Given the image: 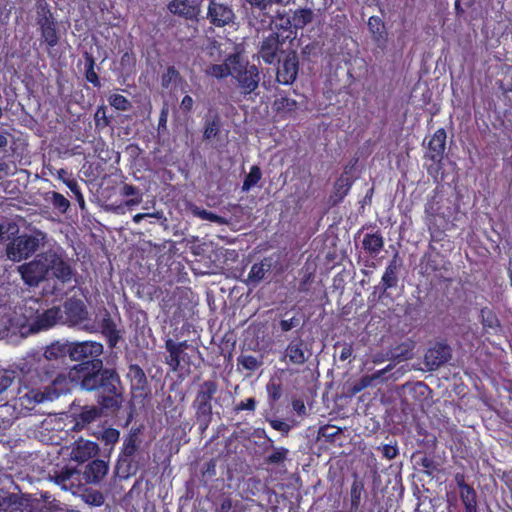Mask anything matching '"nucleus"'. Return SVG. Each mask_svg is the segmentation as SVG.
<instances>
[{
  "mask_svg": "<svg viewBox=\"0 0 512 512\" xmlns=\"http://www.w3.org/2000/svg\"><path fill=\"white\" fill-rule=\"evenodd\" d=\"M168 7L173 14L186 19H195L200 13V7L196 0H172Z\"/></svg>",
  "mask_w": 512,
  "mask_h": 512,
  "instance_id": "nucleus-27",
  "label": "nucleus"
},
{
  "mask_svg": "<svg viewBox=\"0 0 512 512\" xmlns=\"http://www.w3.org/2000/svg\"><path fill=\"white\" fill-rule=\"evenodd\" d=\"M18 379L19 378L12 370L0 372V395L4 392L10 393L11 390H9V388H11Z\"/></svg>",
  "mask_w": 512,
  "mask_h": 512,
  "instance_id": "nucleus-53",
  "label": "nucleus"
},
{
  "mask_svg": "<svg viewBox=\"0 0 512 512\" xmlns=\"http://www.w3.org/2000/svg\"><path fill=\"white\" fill-rule=\"evenodd\" d=\"M278 64L277 82L283 85H291L296 80L299 71V58L296 51L289 49Z\"/></svg>",
  "mask_w": 512,
  "mask_h": 512,
  "instance_id": "nucleus-16",
  "label": "nucleus"
},
{
  "mask_svg": "<svg viewBox=\"0 0 512 512\" xmlns=\"http://www.w3.org/2000/svg\"><path fill=\"white\" fill-rule=\"evenodd\" d=\"M262 435L266 439V442L269 443V446L273 449V452L265 457L264 462L268 465H279L284 463L288 457L289 450L285 447H274V441L266 435L264 429L261 430L258 437H261Z\"/></svg>",
  "mask_w": 512,
  "mask_h": 512,
  "instance_id": "nucleus-35",
  "label": "nucleus"
},
{
  "mask_svg": "<svg viewBox=\"0 0 512 512\" xmlns=\"http://www.w3.org/2000/svg\"><path fill=\"white\" fill-rule=\"evenodd\" d=\"M266 391L271 402H277L282 396V384L279 380L271 379L266 385Z\"/></svg>",
  "mask_w": 512,
  "mask_h": 512,
  "instance_id": "nucleus-58",
  "label": "nucleus"
},
{
  "mask_svg": "<svg viewBox=\"0 0 512 512\" xmlns=\"http://www.w3.org/2000/svg\"><path fill=\"white\" fill-rule=\"evenodd\" d=\"M109 103L112 107L120 111H127L131 107L130 101L121 94H112L109 97Z\"/></svg>",
  "mask_w": 512,
  "mask_h": 512,
  "instance_id": "nucleus-59",
  "label": "nucleus"
},
{
  "mask_svg": "<svg viewBox=\"0 0 512 512\" xmlns=\"http://www.w3.org/2000/svg\"><path fill=\"white\" fill-rule=\"evenodd\" d=\"M65 185L71 190V192L75 195L76 201L78 202V205L81 209L85 208V199L81 192V189L78 185V182L75 181H69L65 182Z\"/></svg>",
  "mask_w": 512,
  "mask_h": 512,
  "instance_id": "nucleus-62",
  "label": "nucleus"
},
{
  "mask_svg": "<svg viewBox=\"0 0 512 512\" xmlns=\"http://www.w3.org/2000/svg\"><path fill=\"white\" fill-rule=\"evenodd\" d=\"M257 405V400L254 397L247 398L246 400L240 401L236 404L234 411H255Z\"/></svg>",
  "mask_w": 512,
  "mask_h": 512,
  "instance_id": "nucleus-63",
  "label": "nucleus"
},
{
  "mask_svg": "<svg viewBox=\"0 0 512 512\" xmlns=\"http://www.w3.org/2000/svg\"><path fill=\"white\" fill-rule=\"evenodd\" d=\"M108 472V463L101 459L92 460L85 468L84 475L90 483H98Z\"/></svg>",
  "mask_w": 512,
  "mask_h": 512,
  "instance_id": "nucleus-33",
  "label": "nucleus"
},
{
  "mask_svg": "<svg viewBox=\"0 0 512 512\" xmlns=\"http://www.w3.org/2000/svg\"><path fill=\"white\" fill-rule=\"evenodd\" d=\"M98 451L99 447L96 442L80 438L75 441L71 456L73 460L79 463H84L95 457L98 454Z\"/></svg>",
  "mask_w": 512,
  "mask_h": 512,
  "instance_id": "nucleus-25",
  "label": "nucleus"
},
{
  "mask_svg": "<svg viewBox=\"0 0 512 512\" xmlns=\"http://www.w3.org/2000/svg\"><path fill=\"white\" fill-rule=\"evenodd\" d=\"M230 63L232 64L233 75L244 95H250L259 86V70L255 65H249L244 61L239 53L230 54Z\"/></svg>",
  "mask_w": 512,
  "mask_h": 512,
  "instance_id": "nucleus-7",
  "label": "nucleus"
},
{
  "mask_svg": "<svg viewBox=\"0 0 512 512\" xmlns=\"http://www.w3.org/2000/svg\"><path fill=\"white\" fill-rule=\"evenodd\" d=\"M382 452V456L388 460H392L397 457L399 451L397 444H384L382 447L378 448Z\"/></svg>",
  "mask_w": 512,
  "mask_h": 512,
  "instance_id": "nucleus-64",
  "label": "nucleus"
},
{
  "mask_svg": "<svg viewBox=\"0 0 512 512\" xmlns=\"http://www.w3.org/2000/svg\"><path fill=\"white\" fill-rule=\"evenodd\" d=\"M179 78V71L174 66H169L161 77V85L163 88H169L171 83L176 82Z\"/></svg>",
  "mask_w": 512,
  "mask_h": 512,
  "instance_id": "nucleus-60",
  "label": "nucleus"
},
{
  "mask_svg": "<svg viewBox=\"0 0 512 512\" xmlns=\"http://www.w3.org/2000/svg\"><path fill=\"white\" fill-rule=\"evenodd\" d=\"M443 200V195L436 188L433 191V195L427 200L425 204V214L430 217L442 216L444 217V212L442 211L441 202Z\"/></svg>",
  "mask_w": 512,
  "mask_h": 512,
  "instance_id": "nucleus-43",
  "label": "nucleus"
},
{
  "mask_svg": "<svg viewBox=\"0 0 512 512\" xmlns=\"http://www.w3.org/2000/svg\"><path fill=\"white\" fill-rule=\"evenodd\" d=\"M62 310L61 323L71 326L78 325L88 319V310L81 299L75 297L68 298Z\"/></svg>",
  "mask_w": 512,
  "mask_h": 512,
  "instance_id": "nucleus-18",
  "label": "nucleus"
},
{
  "mask_svg": "<svg viewBox=\"0 0 512 512\" xmlns=\"http://www.w3.org/2000/svg\"><path fill=\"white\" fill-rule=\"evenodd\" d=\"M387 370H388V367H386L385 369H382V370H378L375 373L370 374V375H368V374L363 375L353 385L352 392L354 394L359 393L360 391L364 390L365 388H367L369 386L376 385L377 381H379L383 377V375L387 372Z\"/></svg>",
  "mask_w": 512,
  "mask_h": 512,
  "instance_id": "nucleus-42",
  "label": "nucleus"
},
{
  "mask_svg": "<svg viewBox=\"0 0 512 512\" xmlns=\"http://www.w3.org/2000/svg\"><path fill=\"white\" fill-rule=\"evenodd\" d=\"M218 390V383L214 379L203 381L197 389L192 407L195 411V418L200 424L202 430L207 429L212 421V401L214 400Z\"/></svg>",
  "mask_w": 512,
  "mask_h": 512,
  "instance_id": "nucleus-3",
  "label": "nucleus"
},
{
  "mask_svg": "<svg viewBox=\"0 0 512 512\" xmlns=\"http://www.w3.org/2000/svg\"><path fill=\"white\" fill-rule=\"evenodd\" d=\"M45 200L52 206L53 210L65 214L70 209V201L61 193L49 191L46 193Z\"/></svg>",
  "mask_w": 512,
  "mask_h": 512,
  "instance_id": "nucleus-39",
  "label": "nucleus"
},
{
  "mask_svg": "<svg viewBox=\"0 0 512 512\" xmlns=\"http://www.w3.org/2000/svg\"><path fill=\"white\" fill-rule=\"evenodd\" d=\"M139 433L138 430H131L123 442V447L117 461V472L121 477L135 475L140 468L139 453Z\"/></svg>",
  "mask_w": 512,
  "mask_h": 512,
  "instance_id": "nucleus-5",
  "label": "nucleus"
},
{
  "mask_svg": "<svg viewBox=\"0 0 512 512\" xmlns=\"http://www.w3.org/2000/svg\"><path fill=\"white\" fill-rule=\"evenodd\" d=\"M100 416L99 409L96 407H85L82 409V411L78 414L77 417V423L76 425H86L90 424L91 422L95 421L96 418Z\"/></svg>",
  "mask_w": 512,
  "mask_h": 512,
  "instance_id": "nucleus-52",
  "label": "nucleus"
},
{
  "mask_svg": "<svg viewBox=\"0 0 512 512\" xmlns=\"http://www.w3.org/2000/svg\"><path fill=\"white\" fill-rule=\"evenodd\" d=\"M95 59L89 54L85 53V79L94 87L100 88L101 82L98 74L95 71Z\"/></svg>",
  "mask_w": 512,
  "mask_h": 512,
  "instance_id": "nucleus-48",
  "label": "nucleus"
},
{
  "mask_svg": "<svg viewBox=\"0 0 512 512\" xmlns=\"http://www.w3.org/2000/svg\"><path fill=\"white\" fill-rule=\"evenodd\" d=\"M399 263L397 261V254L391 259L386 268L385 271L381 277L380 283L375 286V291L380 290L379 298H382L386 295V292L388 289L395 288L398 285V270H399Z\"/></svg>",
  "mask_w": 512,
  "mask_h": 512,
  "instance_id": "nucleus-24",
  "label": "nucleus"
},
{
  "mask_svg": "<svg viewBox=\"0 0 512 512\" xmlns=\"http://www.w3.org/2000/svg\"><path fill=\"white\" fill-rule=\"evenodd\" d=\"M300 326L301 316L294 309L278 310L272 321V331L276 336L285 335Z\"/></svg>",
  "mask_w": 512,
  "mask_h": 512,
  "instance_id": "nucleus-19",
  "label": "nucleus"
},
{
  "mask_svg": "<svg viewBox=\"0 0 512 512\" xmlns=\"http://www.w3.org/2000/svg\"><path fill=\"white\" fill-rule=\"evenodd\" d=\"M262 178V172L258 165H253L250 168L249 173L245 176L242 190L249 191L252 187L258 184Z\"/></svg>",
  "mask_w": 512,
  "mask_h": 512,
  "instance_id": "nucleus-51",
  "label": "nucleus"
},
{
  "mask_svg": "<svg viewBox=\"0 0 512 512\" xmlns=\"http://www.w3.org/2000/svg\"><path fill=\"white\" fill-rule=\"evenodd\" d=\"M43 301L36 298H28L24 300L23 305L20 307L21 315L24 318V323L30 329V325L37 320L39 312L42 310Z\"/></svg>",
  "mask_w": 512,
  "mask_h": 512,
  "instance_id": "nucleus-31",
  "label": "nucleus"
},
{
  "mask_svg": "<svg viewBox=\"0 0 512 512\" xmlns=\"http://www.w3.org/2000/svg\"><path fill=\"white\" fill-rule=\"evenodd\" d=\"M35 24L41 36V43L50 50L58 45L60 31L58 20L46 0H37L35 3Z\"/></svg>",
  "mask_w": 512,
  "mask_h": 512,
  "instance_id": "nucleus-2",
  "label": "nucleus"
},
{
  "mask_svg": "<svg viewBox=\"0 0 512 512\" xmlns=\"http://www.w3.org/2000/svg\"><path fill=\"white\" fill-rule=\"evenodd\" d=\"M206 73L216 79H223L229 75H233L232 64L230 63V55L226 58L225 62L222 64H212L210 65Z\"/></svg>",
  "mask_w": 512,
  "mask_h": 512,
  "instance_id": "nucleus-46",
  "label": "nucleus"
},
{
  "mask_svg": "<svg viewBox=\"0 0 512 512\" xmlns=\"http://www.w3.org/2000/svg\"><path fill=\"white\" fill-rule=\"evenodd\" d=\"M342 428L326 424L320 426L317 432V439H324L328 443H334L336 436L342 434Z\"/></svg>",
  "mask_w": 512,
  "mask_h": 512,
  "instance_id": "nucleus-50",
  "label": "nucleus"
},
{
  "mask_svg": "<svg viewBox=\"0 0 512 512\" xmlns=\"http://www.w3.org/2000/svg\"><path fill=\"white\" fill-rule=\"evenodd\" d=\"M53 479L62 489L71 490L76 486V482L79 481V473L75 469L65 468L56 472Z\"/></svg>",
  "mask_w": 512,
  "mask_h": 512,
  "instance_id": "nucleus-37",
  "label": "nucleus"
},
{
  "mask_svg": "<svg viewBox=\"0 0 512 512\" xmlns=\"http://www.w3.org/2000/svg\"><path fill=\"white\" fill-rule=\"evenodd\" d=\"M54 391H67L68 383L95 392L98 404L107 410H118L123 402V387L116 369L104 367L103 360L87 361L72 366L67 376L58 373L51 381Z\"/></svg>",
  "mask_w": 512,
  "mask_h": 512,
  "instance_id": "nucleus-1",
  "label": "nucleus"
},
{
  "mask_svg": "<svg viewBox=\"0 0 512 512\" xmlns=\"http://www.w3.org/2000/svg\"><path fill=\"white\" fill-rule=\"evenodd\" d=\"M44 252L36 255L30 262L19 266V273L25 284L30 287L38 286L48 276Z\"/></svg>",
  "mask_w": 512,
  "mask_h": 512,
  "instance_id": "nucleus-10",
  "label": "nucleus"
},
{
  "mask_svg": "<svg viewBox=\"0 0 512 512\" xmlns=\"http://www.w3.org/2000/svg\"><path fill=\"white\" fill-rule=\"evenodd\" d=\"M18 498L15 494H9L0 490V512H13V507L17 505Z\"/></svg>",
  "mask_w": 512,
  "mask_h": 512,
  "instance_id": "nucleus-57",
  "label": "nucleus"
},
{
  "mask_svg": "<svg viewBox=\"0 0 512 512\" xmlns=\"http://www.w3.org/2000/svg\"><path fill=\"white\" fill-rule=\"evenodd\" d=\"M164 347L167 352L165 363L169 366L171 371H190L192 361L187 353V349L193 347L187 340L176 342L172 338H167Z\"/></svg>",
  "mask_w": 512,
  "mask_h": 512,
  "instance_id": "nucleus-9",
  "label": "nucleus"
},
{
  "mask_svg": "<svg viewBox=\"0 0 512 512\" xmlns=\"http://www.w3.org/2000/svg\"><path fill=\"white\" fill-rule=\"evenodd\" d=\"M47 274L57 279L61 283H69L75 277V270L71 263L65 257V252L61 249H48L44 251Z\"/></svg>",
  "mask_w": 512,
  "mask_h": 512,
  "instance_id": "nucleus-8",
  "label": "nucleus"
},
{
  "mask_svg": "<svg viewBox=\"0 0 512 512\" xmlns=\"http://www.w3.org/2000/svg\"><path fill=\"white\" fill-rule=\"evenodd\" d=\"M368 29L375 41L386 40L387 31L383 20L379 16H371L368 19Z\"/></svg>",
  "mask_w": 512,
  "mask_h": 512,
  "instance_id": "nucleus-45",
  "label": "nucleus"
},
{
  "mask_svg": "<svg viewBox=\"0 0 512 512\" xmlns=\"http://www.w3.org/2000/svg\"><path fill=\"white\" fill-rule=\"evenodd\" d=\"M384 247V238L380 231L366 233L362 239V248L371 258H375Z\"/></svg>",
  "mask_w": 512,
  "mask_h": 512,
  "instance_id": "nucleus-32",
  "label": "nucleus"
},
{
  "mask_svg": "<svg viewBox=\"0 0 512 512\" xmlns=\"http://www.w3.org/2000/svg\"><path fill=\"white\" fill-rule=\"evenodd\" d=\"M221 126L222 122L218 114L205 118L203 125V139L205 141H210L217 138L220 134Z\"/></svg>",
  "mask_w": 512,
  "mask_h": 512,
  "instance_id": "nucleus-40",
  "label": "nucleus"
},
{
  "mask_svg": "<svg viewBox=\"0 0 512 512\" xmlns=\"http://www.w3.org/2000/svg\"><path fill=\"white\" fill-rule=\"evenodd\" d=\"M206 18L211 25L220 28L233 24L235 13L228 2L209 0Z\"/></svg>",
  "mask_w": 512,
  "mask_h": 512,
  "instance_id": "nucleus-13",
  "label": "nucleus"
},
{
  "mask_svg": "<svg viewBox=\"0 0 512 512\" xmlns=\"http://www.w3.org/2000/svg\"><path fill=\"white\" fill-rule=\"evenodd\" d=\"M432 390L423 381L406 383L402 386L403 402L422 404L429 397Z\"/></svg>",
  "mask_w": 512,
  "mask_h": 512,
  "instance_id": "nucleus-23",
  "label": "nucleus"
},
{
  "mask_svg": "<svg viewBox=\"0 0 512 512\" xmlns=\"http://www.w3.org/2000/svg\"><path fill=\"white\" fill-rule=\"evenodd\" d=\"M137 58L134 51L130 48L125 51L120 57V70L125 76H131L136 71Z\"/></svg>",
  "mask_w": 512,
  "mask_h": 512,
  "instance_id": "nucleus-44",
  "label": "nucleus"
},
{
  "mask_svg": "<svg viewBox=\"0 0 512 512\" xmlns=\"http://www.w3.org/2000/svg\"><path fill=\"white\" fill-rule=\"evenodd\" d=\"M120 432L115 428H107L101 432L99 439L104 443L105 448L111 450L118 442Z\"/></svg>",
  "mask_w": 512,
  "mask_h": 512,
  "instance_id": "nucleus-55",
  "label": "nucleus"
},
{
  "mask_svg": "<svg viewBox=\"0 0 512 512\" xmlns=\"http://www.w3.org/2000/svg\"><path fill=\"white\" fill-rule=\"evenodd\" d=\"M446 138V131L443 128H439L429 140L427 157L435 163H440L443 159Z\"/></svg>",
  "mask_w": 512,
  "mask_h": 512,
  "instance_id": "nucleus-26",
  "label": "nucleus"
},
{
  "mask_svg": "<svg viewBox=\"0 0 512 512\" xmlns=\"http://www.w3.org/2000/svg\"><path fill=\"white\" fill-rule=\"evenodd\" d=\"M312 356V344L300 336L293 337L287 344L284 351V358L288 363L302 366Z\"/></svg>",
  "mask_w": 512,
  "mask_h": 512,
  "instance_id": "nucleus-15",
  "label": "nucleus"
},
{
  "mask_svg": "<svg viewBox=\"0 0 512 512\" xmlns=\"http://www.w3.org/2000/svg\"><path fill=\"white\" fill-rule=\"evenodd\" d=\"M46 238V233L38 229H35L31 234H20L8 243L6 255L14 262L27 259L38 250L40 245L46 242Z\"/></svg>",
  "mask_w": 512,
  "mask_h": 512,
  "instance_id": "nucleus-4",
  "label": "nucleus"
},
{
  "mask_svg": "<svg viewBox=\"0 0 512 512\" xmlns=\"http://www.w3.org/2000/svg\"><path fill=\"white\" fill-rule=\"evenodd\" d=\"M62 320V310L60 307L54 306L44 309L39 312L37 320L30 325V332L37 333L40 331L48 330Z\"/></svg>",
  "mask_w": 512,
  "mask_h": 512,
  "instance_id": "nucleus-22",
  "label": "nucleus"
},
{
  "mask_svg": "<svg viewBox=\"0 0 512 512\" xmlns=\"http://www.w3.org/2000/svg\"><path fill=\"white\" fill-rule=\"evenodd\" d=\"M127 377L130 381L133 393L142 396L148 388V381L144 370L138 364H131L128 367Z\"/></svg>",
  "mask_w": 512,
  "mask_h": 512,
  "instance_id": "nucleus-30",
  "label": "nucleus"
},
{
  "mask_svg": "<svg viewBox=\"0 0 512 512\" xmlns=\"http://www.w3.org/2000/svg\"><path fill=\"white\" fill-rule=\"evenodd\" d=\"M99 327L101 333L107 340L108 346L110 348L116 347L121 336L114 320L111 318V315L107 310H105V313L99 321Z\"/></svg>",
  "mask_w": 512,
  "mask_h": 512,
  "instance_id": "nucleus-28",
  "label": "nucleus"
},
{
  "mask_svg": "<svg viewBox=\"0 0 512 512\" xmlns=\"http://www.w3.org/2000/svg\"><path fill=\"white\" fill-rule=\"evenodd\" d=\"M103 345L97 341L70 342V359L83 364L87 361L102 360Z\"/></svg>",
  "mask_w": 512,
  "mask_h": 512,
  "instance_id": "nucleus-14",
  "label": "nucleus"
},
{
  "mask_svg": "<svg viewBox=\"0 0 512 512\" xmlns=\"http://www.w3.org/2000/svg\"><path fill=\"white\" fill-rule=\"evenodd\" d=\"M287 41H282L277 34H269L260 42L259 57L268 65L280 63L281 58L288 52L284 49Z\"/></svg>",
  "mask_w": 512,
  "mask_h": 512,
  "instance_id": "nucleus-11",
  "label": "nucleus"
},
{
  "mask_svg": "<svg viewBox=\"0 0 512 512\" xmlns=\"http://www.w3.org/2000/svg\"><path fill=\"white\" fill-rule=\"evenodd\" d=\"M365 494L364 483L356 477L350 488V508L351 512H357L360 508L362 496Z\"/></svg>",
  "mask_w": 512,
  "mask_h": 512,
  "instance_id": "nucleus-41",
  "label": "nucleus"
},
{
  "mask_svg": "<svg viewBox=\"0 0 512 512\" xmlns=\"http://www.w3.org/2000/svg\"><path fill=\"white\" fill-rule=\"evenodd\" d=\"M274 107L279 113H291L297 108V101L286 96L277 98Z\"/></svg>",
  "mask_w": 512,
  "mask_h": 512,
  "instance_id": "nucleus-56",
  "label": "nucleus"
},
{
  "mask_svg": "<svg viewBox=\"0 0 512 512\" xmlns=\"http://www.w3.org/2000/svg\"><path fill=\"white\" fill-rule=\"evenodd\" d=\"M353 185V180L345 175L341 174L334 183L333 193L330 195V202L336 205L343 201L345 196L349 193Z\"/></svg>",
  "mask_w": 512,
  "mask_h": 512,
  "instance_id": "nucleus-34",
  "label": "nucleus"
},
{
  "mask_svg": "<svg viewBox=\"0 0 512 512\" xmlns=\"http://www.w3.org/2000/svg\"><path fill=\"white\" fill-rule=\"evenodd\" d=\"M66 356L70 357V342H53L50 345H48L44 351V357L48 361L63 362Z\"/></svg>",
  "mask_w": 512,
  "mask_h": 512,
  "instance_id": "nucleus-36",
  "label": "nucleus"
},
{
  "mask_svg": "<svg viewBox=\"0 0 512 512\" xmlns=\"http://www.w3.org/2000/svg\"><path fill=\"white\" fill-rule=\"evenodd\" d=\"M269 21L261 22L263 26L271 27V34H277L282 41L292 40L296 36L292 18L285 11L277 10L269 14Z\"/></svg>",
  "mask_w": 512,
  "mask_h": 512,
  "instance_id": "nucleus-12",
  "label": "nucleus"
},
{
  "mask_svg": "<svg viewBox=\"0 0 512 512\" xmlns=\"http://www.w3.org/2000/svg\"><path fill=\"white\" fill-rule=\"evenodd\" d=\"M94 120L96 128L103 129L110 124V120L107 116V109L104 105L99 106L94 114Z\"/></svg>",
  "mask_w": 512,
  "mask_h": 512,
  "instance_id": "nucleus-61",
  "label": "nucleus"
},
{
  "mask_svg": "<svg viewBox=\"0 0 512 512\" xmlns=\"http://www.w3.org/2000/svg\"><path fill=\"white\" fill-rule=\"evenodd\" d=\"M276 264L277 258L273 255L264 257L259 262L254 263L248 273L246 284L253 287L258 286L267 278Z\"/></svg>",
  "mask_w": 512,
  "mask_h": 512,
  "instance_id": "nucleus-21",
  "label": "nucleus"
},
{
  "mask_svg": "<svg viewBox=\"0 0 512 512\" xmlns=\"http://www.w3.org/2000/svg\"><path fill=\"white\" fill-rule=\"evenodd\" d=\"M119 194L124 198H128L124 202L125 206L128 208L139 205L143 199L141 190L137 186L128 183H123L120 186Z\"/></svg>",
  "mask_w": 512,
  "mask_h": 512,
  "instance_id": "nucleus-38",
  "label": "nucleus"
},
{
  "mask_svg": "<svg viewBox=\"0 0 512 512\" xmlns=\"http://www.w3.org/2000/svg\"><path fill=\"white\" fill-rule=\"evenodd\" d=\"M253 504V499L243 497L240 493H223L214 502V512H246Z\"/></svg>",
  "mask_w": 512,
  "mask_h": 512,
  "instance_id": "nucleus-17",
  "label": "nucleus"
},
{
  "mask_svg": "<svg viewBox=\"0 0 512 512\" xmlns=\"http://www.w3.org/2000/svg\"><path fill=\"white\" fill-rule=\"evenodd\" d=\"M273 4L272 0H244V7L260 23L269 21L267 18L272 12Z\"/></svg>",
  "mask_w": 512,
  "mask_h": 512,
  "instance_id": "nucleus-29",
  "label": "nucleus"
},
{
  "mask_svg": "<svg viewBox=\"0 0 512 512\" xmlns=\"http://www.w3.org/2000/svg\"><path fill=\"white\" fill-rule=\"evenodd\" d=\"M314 13L309 8H299L293 13L292 21L294 29H302L313 20Z\"/></svg>",
  "mask_w": 512,
  "mask_h": 512,
  "instance_id": "nucleus-47",
  "label": "nucleus"
},
{
  "mask_svg": "<svg viewBox=\"0 0 512 512\" xmlns=\"http://www.w3.org/2000/svg\"><path fill=\"white\" fill-rule=\"evenodd\" d=\"M17 385L15 393L10 391V400L14 402L15 408L20 409L21 413L31 412L38 404L52 399L49 389L42 391L40 388L22 384L21 379L17 380Z\"/></svg>",
  "mask_w": 512,
  "mask_h": 512,
  "instance_id": "nucleus-6",
  "label": "nucleus"
},
{
  "mask_svg": "<svg viewBox=\"0 0 512 512\" xmlns=\"http://www.w3.org/2000/svg\"><path fill=\"white\" fill-rule=\"evenodd\" d=\"M237 364L245 370L254 372L262 365V361L253 355H240Z\"/></svg>",
  "mask_w": 512,
  "mask_h": 512,
  "instance_id": "nucleus-54",
  "label": "nucleus"
},
{
  "mask_svg": "<svg viewBox=\"0 0 512 512\" xmlns=\"http://www.w3.org/2000/svg\"><path fill=\"white\" fill-rule=\"evenodd\" d=\"M452 357L451 348L444 342H436L424 355V363L429 371H434L447 363Z\"/></svg>",
  "mask_w": 512,
  "mask_h": 512,
  "instance_id": "nucleus-20",
  "label": "nucleus"
},
{
  "mask_svg": "<svg viewBox=\"0 0 512 512\" xmlns=\"http://www.w3.org/2000/svg\"><path fill=\"white\" fill-rule=\"evenodd\" d=\"M477 495L472 486H465V489L460 491V499L465 507V512H477Z\"/></svg>",
  "mask_w": 512,
  "mask_h": 512,
  "instance_id": "nucleus-49",
  "label": "nucleus"
}]
</instances>
